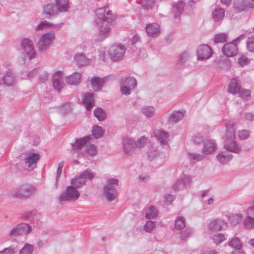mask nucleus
I'll return each instance as SVG.
<instances>
[{
  "label": "nucleus",
  "instance_id": "864d4df0",
  "mask_svg": "<svg viewBox=\"0 0 254 254\" xmlns=\"http://www.w3.org/2000/svg\"><path fill=\"white\" fill-rule=\"evenodd\" d=\"M247 49L251 52H254V36L248 38L246 42Z\"/></svg>",
  "mask_w": 254,
  "mask_h": 254
},
{
  "label": "nucleus",
  "instance_id": "4468645a",
  "mask_svg": "<svg viewBox=\"0 0 254 254\" xmlns=\"http://www.w3.org/2000/svg\"><path fill=\"white\" fill-rule=\"evenodd\" d=\"M191 183V178L189 177H185L183 178L178 180L173 185V188L175 191L185 188L190 185Z\"/></svg>",
  "mask_w": 254,
  "mask_h": 254
},
{
  "label": "nucleus",
  "instance_id": "bf43d9fd",
  "mask_svg": "<svg viewBox=\"0 0 254 254\" xmlns=\"http://www.w3.org/2000/svg\"><path fill=\"white\" fill-rule=\"evenodd\" d=\"M34 250L33 247L29 244H26L21 249L19 254H32Z\"/></svg>",
  "mask_w": 254,
  "mask_h": 254
},
{
  "label": "nucleus",
  "instance_id": "c03bdc74",
  "mask_svg": "<svg viewBox=\"0 0 254 254\" xmlns=\"http://www.w3.org/2000/svg\"><path fill=\"white\" fill-rule=\"evenodd\" d=\"M238 94L239 97L244 101H247L250 99L251 91L249 90L241 89Z\"/></svg>",
  "mask_w": 254,
  "mask_h": 254
},
{
  "label": "nucleus",
  "instance_id": "4d7b16f0",
  "mask_svg": "<svg viewBox=\"0 0 254 254\" xmlns=\"http://www.w3.org/2000/svg\"><path fill=\"white\" fill-rule=\"evenodd\" d=\"M243 219V216L241 214H233L230 217V221L233 224H237L241 222Z\"/></svg>",
  "mask_w": 254,
  "mask_h": 254
},
{
  "label": "nucleus",
  "instance_id": "b1692460",
  "mask_svg": "<svg viewBox=\"0 0 254 254\" xmlns=\"http://www.w3.org/2000/svg\"><path fill=\"white\" fill-rule=\"evenodd\" d=\"M232 158L233 155L226 151H222L216 156L217 160L222 164L228 163Z\"/></svg>",
  "mask_w": 254,
  "mask_h": 254
},
{
  "label": "nucleus",
  "instance_id": "473e14b6",
  "mask_svg": "<svg viewBox=\"0 0 254 254\" xmlns=\"http://www.w3.org/2000/svg\"><path fill=\"white\" fill-rule=\"evenodd\" d=\"M185 113V111H177L172 113L169 117V122L177 123L183 118Z\"/></svg>",
  "mask_w": 254,
  "mask_h": 254
},
{
  "label": "nucleus",
  "instance_id": "680f3d73",
  "mask_svg": "<svg viewBox=\"0 0 254 254\" xmlns=\"http://www.w3.org/2000/svg\"><path fill=\"white\" fill-rule=\"evenodd\" d=\"M250 134V132L248 130H242L238 132V136L241 139H247Z\"/></svg>",
  "mask_w": 254,
  "mask_h": 254
},
{
  "label": "nucleus",
  "instance_id": "6e6d98bb",
  "mask_svg": "<svg viewBox=\"0 0 254 254\" xmlns=\"http://www.w3.org/2000/svg\"><path fill=\"white\" fill-rule=\"evenodd\" d=\"M64 83L63 82V80H57V81H53V86L55 90L60 92L64 86Z\"/></svg>",
  "mask_w": 254,
  "mask_h": 254
},
{
  "label": "nucleus",
  "instance_id": "20e7f679",
  "mask_svg": "<svg viewBox=\"0 0 254 254\" xmlns=\"http://www.w3.org/2000/svg\"><path fill=\"white\" fill-rule=\"evenodd\" d=\"M80 196L79 191L73 186L67 187L59 196L60 201H75Z\"/></svg>",
  "mask_w": 254,
  "mask_h": 254
},
{
  "label": "nucleus",
  "instance_id": "c85d7f7f",
  "mask_svg": "<svg viewBox=\"0 0 254 254\" xmlns=\"http://www.w3.org/2000/svg\"><path fill=\"white\" fill-rule=\"evenodd\" d=\"M121 84H125L131 88L135 89L137 86V81L135 78L129 77L126 78H122L120 80Z\"/></svg>",
  "mask_w": 254,
  "mask_h": 254
},
{
  "label": "nucleus",
  "instance_id": "58836bf2",
  "mask_svg": "<svg viewBox=\"0 0 254 254\" xmlns=\"http://www.w3.org/2000/svg\"><path fill=\"white\" fill-rule=\"evenodd\" d=\"M94 114L100 121H103L106 118V113L102 108H96L94 111Z\"/></svg>",
  "mask_w": 254,
  "mask_h": 254
},
{
  "label": "nucleus",
  "instance_id": "a211bd4d",
  "mask_svg": "<svg viewBox=\"0 0 254 254\" xmlns=\"http://www.w3.org/2000/svg\"><path fill=\"white\" fill-rule=\"evenodd\" d=\"M81 77V73L74 72L72 74L66 76L65 80L66 82L69 85H77L80 82Z\"/></svg>",
  "mask_w": 254,
  "mask_h": 254
},
{
  "label": "nucleus",
  "instance_id": "6e6552de",
  "mask_svg": "<svg viewBox=\"0 0 254 254\" xmlns=\"http://www.w3.org/2000/svg\"><path fill=\"white\" fill-rule=\"evenodd\" d=\"M96 14L101 21L112 22L114 20V16L108 6L99 8L95 11Z\"/></svg>",
  "mask_w": 254,
  "mask_h": 254
},
{
  "label": "nucleus",
  "instance_id": "5fc2aeb1",
  "mask_svg": "<svg viewBox=\"0 0 254 254\" xmlns=\"http://www.w3.org/2000/svg\"><path fill=\"white\" fill-rule=\"evenodd\" d=\"M156 224L151 221H147L144 226V230L148 233L151 232L155 228Z\"/></svg>",
  "mask_w": 254,
  "mask_h": 254
},
{
  "label": "nucleus",
  "instance_id": "e2e57ef3",
  "mask_svg": "<svg viewBox=\"0 0 254 254\" xmlns=\"http://www.w3.org/2000/svg\"><path fill=\"white\" fill-rule=\"evenodd\" d=\"M132 89H134V88H131L125 84H121V91L124 95H129L130 94V90Z\"/></svg>",
  "mask_w": 254,
  "mask_h": 254
},
{
  "label": "nucleus",
  "instance_id": "bb28decb",
  "mask_svg": "<svg viewBox=\"0 0 254 254\" xmlns=\"http://www.w3.org/2000/svg\"><path fill=\"white\" fill-rule=\"evenodd\" d=\"M241 89V87L238 85V81L236 78L231 79L228 85V92L233 95L237 94Z\"/></svg>",
  "mask_w": 254,
  "mask_h": 254
},
{
  "label": "nucleus",
  "instance_id": "ea45409f",
  "mask_svg": "<svg viewBox=\"0 0 254 254\" xmlns=\"http://www.w3.org/2000/svg\"><path fill=\"white\" fill-rule=\"evenodd\" d=\"M246 6H247V5L245 4L243 0H235L234 1V7L238 11H242L247 9Z\"/></svg>",
  "mask_w": 254,
  "mask_h": 254
},
{
  "label": "nucleus",
  "instance_id": "69168bd1",
  "mask_svg": "<svg viewBox=\"0 0 254 254\" xmlns=\"http://www.w3.org/2000/svg\"><path fill=\"white\" fill-rule=\"evenodd\" d=\"M238 62L241 66H244L249 63V60L246 56H243L238 59Z\"/></svg>",
  "mask_w": 254,
  "mask_h": 254
},
{
  "label": "nucleus",
  "instance_id": "9d476101",
  "mask_svg": "<svg viewBox=\"0 0 254 254\" xmlns=\"http://www.w3.org/2000/svg\"><path fill=\"white\" fill-rule=\"evenodd\" d=\"M90 137L85 136L81 138H77L74 143L72 144V149L75 152L79 153H82V149L85 147L87 143L89 142Z\"/></svg>",
  "mask_w": 254,
  "mask_h": 254
},
{
  "label": "nucleus",
  "instance_id": "7c9ffc66",
  "mask_svg": "<svg viewBox=\"0 0 254 254\" xmlns=\"http://www.w3.org/2000/svg\"><path fill=\"white\" fill-rule=\"evenodd\" d=\"M62 23L53 24L47 21H43L40 23L36 27V30L43 29L45 27H50L54 29H59L62 26Z\"/></svg>",
  "mask_w": 254,
  "mask_h": 254
},
{
  "label": "nucleus",
  "instance_id": "a18cd8bd",
  "mask_svg": "<svg viewBox=\"0 0 254 254\" xmlns=\"http://www.w3.org/2000/svg\"><path fill=\"white\" fill-rule=\"evenodd\" d=\"M186 225L185 220L183 217H178L175 221V227L178 230L183 229Z\"/></svg>",
  "mask_w": 254,
  "mask_h": 254
},
{
  "label": "nucleus",
  "instance_id": "412c9836",
  "mask_svg": "<svg viewBox=\"0 0 254 254\" xmlns=\"http://www.w3.org/2000/svg\"><path fill=\"white\" fill-rule=\"evenodd\" d=\"M146 31L149 36L156 37L160 33V26L156 23L148 24L146 26Z\"/></svg>",
  "mask_w": 254,
  "mask_h": 254
},
{
  "label": "nucleus",
  "instance_id": "2f4dec72",
  "mask_svg": "<svg viewBox=\"0 0 254 254\" xmlns=\"http://www.w3.org/2000/svg\"><path fill=\"white\" fill-rule=\"evenodd\" d=\"M225 15L224 9L221 8H216L212 12V17L215 21L218 22L221 20Z\"/></svg>",
  "mask_w": 254,
  "mask_h": 254
},
{
  "label": "nucleus",
  "instance_id": "39448f33",
  "mask_svg": "<svg viewBox=\"0 0 254 254\" xmlns=\"http://www.w3.org/2000/svg\"><path fill=\"white\" fill-rule=\"evenodd\" d=\"M31 230V227L28 224L20 223L16 225L9 230L8 236L10 237H18L27 234Z\"/></svg>",
  "mask_w": 254,
  "mask_h": 254
},
{
  "label": "nucleus",
  "instance_id": "423d86ee",
  "mask_svg": "<svg viewBox=\"0 0 254 254\" xmlns=\"http://www.w3.org/2000/svg\"><path fill=\"white\" fill-rule=\"evenodd\" d=\"M99 32L95 41L101 42L108 38L111 33L112 29L109 24H105L104 22L100 21L96 23Z\"/></svg>",
  "mask_w": 254,
  "mask_h": 254
},
{
  "label": "nucleus",
  "instance_id": "f257e3e1",
  "mask_svg": "<svg viewBox=\"0 0 254 254\" xmlns=\"http://www.w3.org/2000/svg\"><path fill=\"white\" fill-rule=\"evenodd\" d=\"M226 130L223 136L224 140V148L230 152L239 153L241 151V146L235 141V127L233 123L226 125Z\"/></svg>",
  "mask_w": 254,
  "mask_h": 254
},
{
  "label": "nucleus",
  "instance_id": "6ab92c4d",
  "mask_svg": "<svg viewBox=\"0 0 254 254\" xmlns=\"http://www.w3.org/2000/svg\"><path fill=\"white\" fill-rule=\"evenodd\" d=\"M123 146L125 152L127 154H131L135 149L134 141L130 138H124Z\"/></svg>",
  "mask_w": 254,
  "mask_h": 254
},
{
  "label": "nucleus",
  "instance_id": "49530a36",
  "mask_svg": "<svg viewBox=\"0 0 254 254\" xmlns=\"http://www.w3.org/2000/svg\"><path fill=\"white\" fill-rule=\"evenodd\" d=\"M190 58V54L188 52H184L179 55L178 64L180 65L184 64Z\"/></svg>",
  "mask_w": 254,
  "mask_h": 254
},
{
  "label": "nucleus",
  "instance_id": "aec40b11",
  "mask_svg": "<svg viewBox=\"0 0 254 254\" xmlns=\"http://www.w3.org/2000/svg\"><path fill=\"white\" fill-rule=\"evenodd\" d=\"M106 80V78H101L97 76L92 78L90 81L92 88L94 91L101 90Z\"/></svg>",
  "mask_w": 254,
  "mask_h": 254
},
{
  "label": "nucleus",
  "instance_id": "393cba45",
  "mask_svg": "<svg viewBox=\"0 0 254 254\" xmlns=\"http://www.w3.org/2000/svg\"><path fill=\"white\" fill-rule=\"evenodd\" d=\"M74 59L78 66L87 65L90 62L89 60L82 53H77L74 56Z\"/></svg>",
  "mask_w": 254,
  "mask_h": 254
},
{
  "label": "nucleus",
  "instance_id": "13d9d810",
  "mask_svg": "<svg viewBox=\"0 0 254 254\" xmlns=\"http://www.w3.org/2000/svg\"><path fill=\"white\" fill-rule=\"evenodd\" d=\"M38 73H39V80L41 82H44L48 80L49 74L47 71L43 70L42 68H40Z\"/></svg>",
  "mask_w": 254,
  "mask_h": 254
},
{
  "label": "nucleus",
  "instance_id": "e433bc0d",
  "mask_svg": "<svg viewBox=\"0 0 254 254\" xmlns=\"http://www.w3.org/2000/svg\"><path fill=\"white\" fill-rule=\"evenodd\" d=\"M228 246L233 249L240 250L242 247V244L238 238L235 237L229 242Z\"/></svg>",
  "mask_w": 254,
  "mask_h": 254
},
{
  "label": "nucleus",
  "instance_id": "603ef678",
  "mask_svg": "<svg viewBox=\"0 0 254 254\" xmlns=\"http://www.w3.org/2000/svg\"><path fill=\"white\" fill-rule=\"evenodd\" d=\"M11 194L12 196L17 198H25V193H24L23 192H22V191H20V186L14 189L12 191H11Z\"/></svg>",
  "mask_w": 254,
  "mask_h": 254
},
{
  "label": "nucleus",
  "instance_id": "052dcab7",
  "mask_svg": "<svg viewBox=\"0 0 254 254\" xmlns=\"http://www.w3.org/2000/svg\"><path fill=\"white\" fill-rule=\"evenodd\" d=\"M212 239L214 242L218 245L224 241L226 239L225 236L222 234H217L213 235Z\"/></svg>",
  "mask_w": 254,
  "mask_h": 254
},
{
  "label": "nucleus",
  "instance_id": "0eeeda50",
  "mask_svg": "<svg viewBox=\"0 0 254 254\" xmlns=\"http://www.w3.org/2000/svg\"><path fill=\"white\" fill-rule=\"evenodd\" d=\"M55 35L53 32H51L44 34L39 40L37 44V47L40 51H45L53 43L55 39Z\"/></svg>",
  "mask_w": 254,
  "mask_h": 254
},
{
  "label": "nucleus",
  "instance_id": "72a5a7b5",
  "mask_svg": "<svg viewBox=\"0 0 254 254\" xmlns=\"http://www.w3.org/2000/svg\"><path fill=\"white\" fill-rule=\"evenodd\" d=\"M20 190L24 193H25V198L28 197L33 194L35 191V188L33 186L28 187L24 185L20 186Z\"/></svg>",
  "mask_w": 254,
  "mask_h": 254
},
{
  "label": "nucleus",
  "instance_id": "ddd939ff",
  "mask_svg": "<svg viewBox=\"0 0 254 254\" xmlns=\"http://www.w3.org/2000/svg\"><path fill=\"white\" fill-rule=\"evenodd\" d=\"M155 137L162 146L167 145L169 141L168 132L161 129H157L154 131Z\"/></svg>",
  "mask_w": 254,
  "mask_h": 254
},
{
  "label": "nucleus",
  "instance_id": "c9c22d12",
  "mask_svg": "<svg viewBox=\"0 0 254 254\" xmlns=\"http://www.w3.org/2000/svg\"><path fill=\"white\" fill-rule=\"evenodd\" d=\"M158 210L154 206H150L146 210L145 217L148 219H152L157 216Z\"/></svg>",
  "mask_w": 254,
  "mask_h": 254
},
{
  "label": "nucleus",
  "instance_id": "1a4fd4ad",
  "mask_svg": "<svg viewBox=\"0 0 254 254\" xmlns=\"http://www.w3.org/2000/svg\"><path fill=\"white\" fill-rule=\"evenodd\" d=\"M213 54L212 48L206 44H201L197 49V57L199 60H207Z\"/></svg>",
  "mask_w": 254,
  "mask_h": 254
},
{
  "label": "nucleus",
  "instance_id": "4c0bfd02",
  "mask_svg": "<svg viewBox=\"0 0 254 254\" xmlns=\"http://www.w3.org/2000/svg\"><path fill=\"white\" fill-rule=\"evenodd\" d=\"M85 182L84 179L80 175L78 177H76L74 179H72L71 181V184L76 188L84 185L85 184Z\"/></svg>",
  "mask_w": 254,
  "mask_h": 254
},
{
  "label": "nucleus",
  "instance_id": "4be33fe9",
  "mask_svg": "<svg viewBox=\"0 0 254 254\" xmlns=\"http://www.w3.org/2000/svg\"><path fill=\"white\" fill-rule=\"evenodd\" d=\"M44 13L46 18H50L51 16L56 14L59 10L57 7L53 3H48L43 6Z\"/></svg>",
  "mask_w": 254,
  "mask_h": 254
},
{
  "label": "nucleus",
  "instance_id": "0e129e2a",
  "mask_svg": "<svg viewBox=\"0 0 254 254\" xmlns=\"http://www.w3.org/2000/svg\"><path fill=\"white\" fill-rule=\"evenodd\" d=\"M204 137L200 134H197L194 135L193 137V142L197 144H200L203 142Z\"/></svg>",
  "mask_w": 254,
  "mask_h": 254
},
{
  "label": "nucleus",
  "instance_id": "09e8293b",
  "mask_svg": "<svg viewBox=\"0 0 254 254\" xmlns=\"http://www.w3.org/2000/svg\"><path fill=\"white\" fill-rule=\"evenodd\" d=\"M244 225L247 229H251L254 227V218L248 216L244 219Z\"/></svg>",
  "mask_w": 254,
  "mask_h": 254
},
{
  "label": "nucleus",
  "instance_id": "2eb2a0df",
  "mask_svg": "<svg viewBox=\"0 0 254 254\" xmlns=\"http://www.w3.org/2000/svg\"><path fill=\"white\" fill-rule=\"evenodd\" d=\"M227 227V223L221 219H215L211 221L208 228L211 231H219Z\"/></svg>",
  "mask_w": 254,
  "mask_h": 254
},
{
  "label": "nucleus",
  "instance_id": "9b49d317",
  "mask_svg": "<svg viewBox=\"0 0 254 254\" xmlns=\"http://www.w3.org/2000/svg\"><path fill=\"white\" fill-rule=\"evenodd\" d=\"M222 51L227 57H231L236 56L238 52V49L235 41L225 44L222 47Z\"/></svg>",
  "mask_w": 254,
  "mask_h": 254
},
{
  "label": "nucleus",
  "instance_id": "774afa93",
  "mask_svg": "<svg viewBox=\"0 0 254 254\" xmlns=\"http://www.w3.org/2000/svg\"><path fill=\"white\" fill-rule=\"evenodd\" d=\"M14 248L10 246L9 248L4 249L3 251L0 252V254H14Z\"/></svg>",
  "mask_w": 254,
  "mask_h": 254
},
{
  "label": "nucleus",
  "instance_id": "338daca9",
  "mask_svg": "<svg viewBox=\"0 0 254 254\" xmlns=\"http://www.w3.org/2000/svg\"><path fill=\"white\" fill-rule=\"evenodd\" d=\"M32 44V41L28 38H24L21 41V46L23 50L27 49V48Z\"/></svg>",
  "mask_w": 254,
  "mask_h": 254
},
{
  "label": "nucleus",
  "instance_id": "5701e85b",
  "mask_svg": "<svg viewBox=\"0 0 254 254\" xmlns=\"http://www.w3.org/2000/svg\"><path fill=\"white\" fill-rule=\"evenodd\" d=\"M216 149V145L213 141H207L204 143L202 152L205 155L213 153Z\"/></svg>",
  "mask_w": 254,
  "mask_h": 254
},
{
  "label": "nucleus",
  "instance_id": "a878e982",
  "mask_svg": "<svg viewBox=\"0 0 254 254\" xmlns=\"http://www.w3.org/2000/svg\"><path fill=\"white\" fill-rule=\"evenodd\" d=\"M83 103L87 110H90L94 105L93 94L87 93L84 96Z\"/></svg>",
  "mask_w": 254,
  "mask_h": 254
},
{
  "label": "nucleus",
  "instance_id": "dca6fc26",
  "mask_svg": "<svg viewBox=\"0 0 254 254\" xmlns=\"http://www.w3.org/2000/svg\"><path fill=\"white\" fill-rule=\"evenodd\" d=\"M40 155L37 153H33L29 155L24 162L25 166H27L31 169H34L36 167L37 161L40 159Z\"/></svg>",
  "mask_w": 254,
  "mask_h": 254
},
{
  "label": "nucleus",
  "instance_id": "f03ea898",
  "mask_svg": "<svg viewBox=\"0 0 254 254\" xmlns=\"http://www.w3.org/2000/svg\"><path fill=\"white\" fill-rule=\"evenodd\" d=\"M119 185V180L113 178L108 180L107 185L104 188V194L109 201L115 199L117 196V187Z\"/></svg>",
  "mask_w": 254,
  "mask_h": 254
},
{
  "label": "nucleus",
  "instance_id": "7ed1b4c3",
  "mask_svg": "<svg viewBox=\"0 0 254 254\" xmlns=\"http://www.w3.org/2000/svg\"><path fill=\"white\" fill-rule=\"evenodd\" d=\"M126 50L125 46L120 44L111 46L108 50L111 61L116 62L122 60L125 56Z\"/></svg>",
  "mask_w": 254,
  "mask_h": 254
},
{
  "label": "nucleus",
  "instance_id": "f8f14e48",
  "mask_svg": "<svg viewBox=\"0 0 254 254\" xmlns=\"http://www.w3.org/2000/svg\"><path fill=\"white\" fill-rule=\"evenodd\" d=\"M15 81V77L11 70L8 69L5 73L0 77V85H4L9 86L13 85Z\"/></svg>",
  "mask_w": 254,
  "mask_h": 254
},
{
  "label": "nucleus",
  "instance_id": "de8ad7c7",
  "mask_svg": "<svg viewBox=\"0 0 254 254\" xmlns=\"http://www.w3.org/2000/svg\"><path fill=\"white\" fill-rule=\"evenodd\" d=\"M81 175L86 182L87 180H91L95 177V173L91 170L87 169L81 173Z\"/></svg>",
  "mask_w": 254,
  "mask_h": 254
},
{
  "label": "nucleus",
  "instance_id": "8fccbe9b",
  "mask_svg": "<svg viewBox=\"0 0 254 254\" xmlns=\"http://www.w3.org/2000/svg\"><path fill=\"white\" fill-rule=\"evenodd\" d=\"M147 140V138L143 136L134 142L135 148H141L143 147Z\"/></svg>",
  "mask_w": 254,
  "mask_h": 254
},
{
  "label": "nucleus",
  "instance_id": "a19ab883",
  "mask_svg": "<svg viewBox=\"0 0 254 254\" xmlns=\"http://www.w3.org/2000/svg\"><path fill=\"white\" fill-rule=\"evenodd\" d=\"M92 135L96 138L101 137L104 134V131L102 127L98 126H94L92 128Z\"/></svg>",
  "mask_w": 254,
  "mask_h": 254
},
{
  "label": "nucleus",
  "instance_id": "cd10ccee",
  "mask_svg": "<svg viewBox=\"0 0 254 254\" xmlns=\"http://www.w3.org/2000/svg\"><path fill=\"white\" fill-rule=\"evenodd\" d=\"M96 153V147L95 145L87 143L85 146V149L81 154L85 156H94Z\"/></svg>",
  "mask_w": 254,
  "mask_h": 254
},
{
  "label": "nucleus",
  "instance_id": "f3484780",
  "mask_svg": "<svg viewBox=\"0 0 254 254\" xmlns=\"http://www.w3.org/2000/svg\"><path fill=\"white\" fill-rule=\"evenodd\" d=\"M185 3L179 0L178 3H174L172 6V12L175 19L179 18L184 10Z\"/></svg>",
  "mask_w": 254,
  "mask_h": 254
},
{
  "label": "nucleus",
  "instance_id": "c756f323",
  "mask_svg": "<svg viewBox=\"0 0 254 254\" xmlns=\"http://www.w3.org/2000/svg\"><path fill=\"white\" fill-rule=\"evenodd\" d=\"M56 6L60 12L66 11L69 8L68 0H56Z\"/></svg>",
  "mask_w": 254,
  "mask_h": 254
},
{
  "label": "nucleus",
  "instance_id": "79ce46f5",
  "mask_svg": "<svg viewBox=\"0 0 254 254\" xmlns=\"http://www.w3.org/2000/svg\"><path fill=\"white\" fill-rule=\"evenodd\" d=\"M141 111L147 117H151L154 115L155 109L152 106H144L142 108Z\"/></svg>",
  "mask_w": 254,
  "mask_h": 254
},
{
  "label": "nucleus",
  "instance_id": "3c124183",
  "mask_svg": "<svg viewBox=\"0 0 254 254\" xmlns=\"http://www.w3.org/2000/svg\"><path fill=\"white\" fill-rule=\"evenodd\" d=\"M27 55L28 56L30 60L34 59L36 57V52L34 50L33 45L29 46L27 49L23 50Z\"/></svg>",
  "mask_w": 254,
  "mask_h": 254
},
{
  "label": "nucleus",
  "instance_id": "37998d69",
  "mask_svg": "<svg viewBox=\"0 0 254 254\" xmlns=\"http://www.w3.org/2000/svg\"><path fill=\"white\" fill-rule=\"evenodd\" d=\"M215 43H224L227 41V35L225 33H219L216 34L213 39Z\"/></svg>",
  "mask_w": 254,
  "mask_h": 254
},
{
  "label": "nucleus",
  "instance_id": "f704fd0d",
  "mask_svg": "<svg viewBox=\"0 0 254 254\" xmlns=\"http://www.w3.org/2000/svg\"><path fill=\"white\" fill-rule=\"evenodd\" d=\"M189 159L191 163L194 164L197 161H200L204 157V154H197L189 152L188 153Z\"/></svg>",
  "mask_w": 254,
  "mask_h": 254
}]
</instances>
